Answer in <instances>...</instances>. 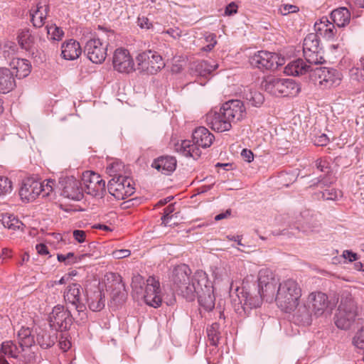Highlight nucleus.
Listing matches in <instances>:
<instances>
[{
	"instance_id": "nucleus-4",
	"label": "nucleus",
	"mask_w": 364,
	"mask_h": 364,
	"mask_svg": "<svg viewBox=\"0 0 364 364\" xmlns=\"http://www.w3.org/2000/svg\"><path fill=\"white\" fill-rule=\"evenodd\" d=\"M357 316L356 302L350 294H343L334 317L336 326L340 329L347 330L354 323Z\"/></svg>"
},
{
	"instance_id": "nucleus-43",
	"label": "nucleus",
	"mask_w": 364,
	"mask_h": 364,
	"mask_svg": "<svg viewBox=\"0 0 364 364\" xmlns=\"http://www.w3.org/2000/svg\"><path fill=\"white\" fill-rule=\"evenodd\" d=\"M111 278L112 279L113 284L107 287L111 289L113 286L114 288L112 291L113 296H119L122 294V297L124 296L123 291H125V285L122 282V279L121 276L116 274H111Z\"/></svg>"
},
{
	"instance_id": "nucleus-17",
	"label": "nucleus",
	"mask_w": 364,
	"mask_h": 364,
	"mask_svg": "<svg viewBox=\"0 0 364 364\" xmlns=\"http://www.w3.org/2000/svg\"><path fill=\"white\" fill-rule=\"evenodd\" d=\"M144 299L145 303L154 308H157L162 303L160 283L154 277H149L146 281Z\"/></svg>"
},
{
	"instance_id": "nucleus-40",
	"label": "nucleus",
	"mask_w": 364,
	"mask_h": 364,
	"mask_svg": "<svg viewBox=\"0 0 364 364\" xmlns=\"http://www.w3.org/2000/svg\"><path fill=\"white\" fill-rule=\"evenodd\" d=\"M0 351L5 355L13 358H17L21 350L12 341H6L1 343Z\"/></svg>"
},
{
	"instance_id": "nucleus-45",
	"label": "nucleus",
	"mask_w": 364,
	"mask_h": 364,
	"mask_svg": "<svg viewBox=\"0 0 364 364\" xmlns=\"http://www.w3.org/2000/svg\"><path fill=\"white\" fill-rule=\"evenodd\" d=\"M207 333L211 344L213 346H217L220 340V324L213 323L207 328Z\"/></svg>"
},
{
	"instance_id": "nucleus-34",
	"label": "nucleus",
	"mask_w": 364,
	"mask_h": 364,
	"mask_svg": "<svg viewBox=\"0 0 364 364\" xmlns=\"http://www.w3.org/2000/svg\"><path fill=\"white\" fill-rule=\"evenodd\" d=\"M11 66L16 77L20 79L27 77L31 73V65L26 59H14Z\"/></svg>"
},
{
	"instance_id": "nucleus-37",
	"label": "nucleus",
	"mask_w": 364,
	"mask_h": 364,
	"mask_svg": "<svg viewBox=\"0 0 364 364\" xmlns=\"http://www.w3.org/2000/svg\"><path fill=\"white\" fill-rule=\"evenodd\" d=\"M243 97L247 100L251 105L255 107L261 106L264 100V97L261 92L250 87L245 88Z\"/></svg>"
},
{
	"instance_id": "nucleus-10",
	"label": "nucleus",
	"mask_w": 364,
	"mask_h": 364,
	"mask_svg": "<svg viewBox=\"0 0 364 364\" xmlns=\"http://www.w3.org/2000/svg\"><path fill=\"white\" fill-rule=\"evenodd\" d=\"M278 281L274 273L269 269H262L258 273L259 294H262L268 302H272Z\"/></svg>"
},
{
	"instance_id": "nucleus-29",
	"label": "nucleus",
	"mask_w": 364,
	"mask_h": 364,
	"mask_svg": "<svg viewBox=\"0 0 364 364\" xmlns=\"http://www.w3.org/2000/svg\"><path fill=\"white\" fill-rule=\"evenodd\" d=\"M295 309L294 318L296 322L303 326H309L311 323L314 314L306 300L302 304L298 305Z\"/></svg>"
},
{
	"instance_id": "nucleus-32",
	"label": "nucleus",
	"mask_w": 364,
	"mask_h": 364,
	"mask_svg": "<svg viewBox=\"0 0 364 364\" xmlns=\"http://www.w3.org/2000/svg\"><path fill=\"white\" fill-rule=\"evenodd\" d=\"M16 86L14 73L6 68H0V92L7 93Z\"/></svg>"
},
{
	"instance_id": "nucleus-36",
	"label": "nucleus",
	"mask_w": 364,
	"mask_h": 364,
	"mask_svg": "<svg viewBox=\"0 0 364 364\" xmlns=\"http://www.w3.org/2000/svg\"><path fill=\"white\" fill-rule=\"evenodd\" d=\"M331 18L338 27H344L350 22V13L346 7H340L331 11Z\"/></svg>"
},
{
	"instance_id": "nucleus-51",
	"label": "nucleus",
	"mask_w": 364,
	"mask_h": 364,
	"mask_svg": "<svg viewBox=\"0 0 364 364\" xmlns=\"http://www.w3.org/2000/svg\"><path fill=\"white\" fill-rule=\"evenodd\" d=\"M353 343L357 348L364 350V326L355 333Z\"/></svg>"
},
{
	"instance_id": "nucleus-63",
	"label": "nucleus",
	"mask_w": 364,
	"mask_h": 364,
	"mask_svg": "<svg viewBox=\"0 0 364 364\" xmlns=\"http://www.w3.org/2000/svg\"><path fill=\"white\" fill-rule=\"evenodd\" d=\"M164 33L168 34L174 39L179 38L181 36V31L178 28H170Z\"/></svg>"
},
{
	"instance_id": "nucleus-54",
	"label": "nucleus",
	"mask_w": 364,
	"mask_h": 364,
	"mask_svg": "<svg viewBox=\"0 0 364 364\" xmlns=\"http://www.w3.org/2000/svg\"><path fill=\"white\" fill-rule=\"evenodd\" d=\"M12 188L11 181L4 176H0V195L10 193Z\"/></svg>"
},
{
	"instance_id": "nucleus-12",
	"label": "nucleus",
	"mask_w": 364,
	"mask_h": 364,
	"mask_svg": "<svg viewBox=\"0 0 364 364\" xmlns=\"http://www.w3.org/2000/svg\"><path fill=\"white\" fill-rule=\"evenodd\" d=\"M75 319L70 311L63 305L53 307L48 318L50 327L55 331H66Z\"/></svg>"
},
{
	"instance_id": "nucleus-38",
	"label": "nucleus",
	"mask_w": 364,
	"mask_h": 364,
	"mask_svg": "<svg viewBox=\"0 0 364 364\" xmlns=\"http://www.w3.org/2000/svg\"><path fill=\"white\" fill-rule=\"evenodd\" d=\"M121 176L113 177L108 183L107 188L109 193L119 200H123V184H122Z\"/></svg>"
},
{
	"instance_id": "nucleus-39",
	"label": "nucleus",
	"mask_w": 364,
	"mask_h": 364,
	"mask_svg": "<svg viewBox=\"0 0 364 364\" xmlns=\"http://www.w3.org/2000/svg\"><path fill=\"white\" fill-rule=\"evenodd\" d=\"M17 39L20 46L26 50L31 49L35 43V38L28 29L20 31Z\"/></svg>"
},
{
	"instance_id": "nucleus-61",
	"label": "nucleus",
	"mask_w": 364,
	"mask_h": 364,
	"mask_svg": "<svg viewBox=\"0 0 364 364\" xmlns=\"http://www.w3.org/2000/svg\"><path fill=\"white\" fill-rule=\"evenodd\" d=\"M299 9H298L297 6H294V5H289V4L284 5L283 7L280 9L282 15H287L290 13H295Z\"/></svg>"
},
{
	"instance_id": "nucleus-14",
	"label": "nucleus",
	"mask_w": 364,
	"mask_h": 364,
	"mask_svg": "<svg viewBox=\"0 0 364 364\" xmlns=\"http://www.w3.org/2000/svg\"><path fill=\"white\" fill-rule=\"evenodd\" d=\"M283 60L274 53L260 50L250 58V63L259 69L274 70L283 64Z\"/></svg>"
},
{
	"instance_id": "nucleus-52",
	"label": "nucleus",
	"mask_w": 364,
	"mask_h": 364,
	"mask_svg": "<svg viewBox=\"0 0 364 364\" xmlns=\"http://www.w3.org/2000/svg\"><path fill=\"white\" fill-rule=\"evenodd\" d=\"M350 76L352 80L358 82H364L363 68L353 67L350 70Z\"/></svg>"
},
{
	"instance_id": "nucleus-57",
	"label": "nucleus",
	"mask_w": 364,
	"mask_h": 364,
	"mask_svg": "<svg viewBox=\"0 0 364 364\" xmlns=\"http://www.w3.org/2000/svg\"><path fill=\"white\" fill-rule=\"evenodd\" d=\"M131 252L127 249L116 250L112 253V255L115 259H122L127 257L130 255Z\"/></svg>"
},
{
	"instance_id": "nucleus-44",
	"label": "nucleus",
	"mask_w": 364,
	"mask_h": 364,
	"mask_svg": "<svg viewBox=\"0 0 364 364\" xmlns=\"http://www.w3.org/2000/svg\"><path fill=\"white\" fill-rule=\"evenodd\" d=\"M217 68V65H212L208 61L203 60L197 64L196 70L199 75L206 77L210 75Z\"/></svg>"
},
{
	"instance_id": "nucleus-31",
	"label": "nucleus",
	"mask_w": 364,
	"mask_h": 364,
	"mask_svg": "<svg viewBox=\"0 0 364 364\" xmlns=\"http://www.w3.org/2000/svg\"><path fill=\"white\" fill-rule=\"evenodd\" d=\"M311 65H308L304 60L299 58L290 62L284 68V73L287 75L299 76L308 73Z\"/></svg>"
},
{
	"instance_id": "nucleus-49",
	"label": "nucleus",
	"mask_w": 364,
	"mask_h": 364,
	"mask_svg": "<svg viewBox=\"0 0 364 364\" xmlns=\"http://www.w3.org/2000/svg\"><path fill=\"white\" fill-rule=\"evenodd\" d=\"M321 194L323 200H336L342 196L341 191L335 188L325 189Z\"/></svg>"
},
{
	"instance_id": "nucleus-5",
	"label": "nucleus",
	"mask_w": 364,
	"mask_h": 364,
	"mask_svg": "<svg viewBox=\"0 0 364 364\" xmlns=\"http://www.w3.org/2000/svg\"><path fill=\"white\" fill-rule=\"evenodd\" d=\"M262 87L266 92L274 96H295L301 90L298 83L291 79H282L274 76H268L262 82Z\"/></svg>"
},
{
	"instance_id": "nucleus-55",
	"label": "nucleus",
	"mask_w": 364,
	"mask_h": 364,
	"mask_svg": "<svg viewBox=\"0 0 364 364\" xmlns=\"http://www.w3.org/2000/svg\"><path fill=\"white\" fill-rule=\"evenodd\" d=\"M175 210L174 205L170 204L164 210V215L161 217L162 223L167 225L171 218V214Z\"/></svg>"
},
{
	"instance_id": "nucleus-60",
	"label": "nucleus",
	"mask_w": 364,
	"mask_h": 364,
	"mask_svg": "<svg viewBox=\"0 0 364 364\" xmlns=\"http://www.w3.org/2000/svg\"><path fill=\"white\" fill-rule=\"evenodd\" d=\"M237 5L235 2L230 3L225 9V16H232L237 12Z\"/></svg>"
},
{
	"instance_id": "nucleus-2",
	"label": "nucleus",
	"mask_w": 364,
	"mask_h": 364,
	"mask_svg": "<svg viewBox=\"0 0 364 364\" xmlns=\"http://www.w3.org/2000/svg\"><path fill=\"white\" fill-rule=\"evenodd\" d=\"M192 138L193 144L190 140H182L175 144V150L184 156L195 159L201 155L200 147H210L215 139L214 135L205 127L196 128L192 134Z\"/></svg>"
},
{
	"instance_id": "nucleus-50",
	"label": "nucleus",
	"mask_w": 364,
	"mask_h": 364,
	"mask_svg": "<svg viewBox=\"0 0 364 364\" xmlns=\"http://www.w3.org/2000/svg\"><path fill=\"white\" fill-rule=\"evenodd\" d=\"M119 180H122V184H123V196L124 199L134 193V188L132 184V181L130 178L121 176Z\"/></svg>"
},
{
	"instance_id": "nucleus-64",
	"label": "nucleus",
	"mask_w": 364,
	"mask_h": 364,
	"mask_svg": "<svg viewBox=\"0 0 364 364\" xmlns=\"http://www.w3.org/2000/svg\"><path fill=\"white\" fill-rule=\"evenodd\" d=\"M59 346L63 351H67L71 346V343L66 338L61 337L59 340Z\"/></svg>"
},
{
	"instance_id": "nucleus-6",
	"label": "nucleus",
	"mask_w": 364,
	"mask_h": 364,
	"mask_svg": "<svg viewBox=\"0 0 364 364\" xmlns=\"http://www.w3.org/2000/svg\"><path fill=\"white\" fill-rule=\"evenodd\" d=\"M83 289L80 284L73 283L69 284L63 292L64 301L68 305L74 307L77 315L75 319L81 323H85L87 316L86 312V306L83 302L82 298Z\"/></svg>"
},
{
	"instance_id": "nucleus-35",
	"label": "nucleus",
	"mask_w": 364,
	"mask_h": 364,
	"mask_svg": "<svg viewBox=\"0 0 364 364\" xmlns=\"http://www.w3.org/2000/svg\"><path fill=\"white\" fill-rule=\"evenodd\" d=\"M18 343L22 351L31 348L35 343L34 336L28 327H21L17 333Z\"/></svg>"
},
{
	"instance_id": "nucleus-8",
	"label": "nucleus",
	"mask_w": 364,
	"mask_h": 364,
	"mask_svg": "<svg viewBox=\"0 0 364 364\" xmlns=\"http://www.w3.org/2000/svg\"><path fill=\"white\" fill-rule=\"evenodd\" d=\"M136 60L139 70L151 75L157 73L165 66L162 57L158 53L151 50L139 53Z\"/></svg>"
},
{
	"instance_id": "nucleus-3",
	"label": "nucleus",
	"mask_w": 364,
	"mask_h": 364,
	"mask_svg": "<svg viewBox=\"0 0 364 364\" xmlns=\"http://www.w3.org/2000/svg\"><path fill=\"white\" fill-rule=\"evenodd\" d=\"M301 296V289L299 284L289 279L279 284L277 294L274 293V301L282 311L291 312L298 306Z\"/></svg>"
},
{
	"instance_id": "nucleus-13",
	"label": "nucleus",
	"mask_w": 364,
	"mask_h": 364,
	"mask_svg": "<svg viewBox=\"0 0 364 364\" xmlns=\"http://www.w3.org/2000/svg\"><path fill=\"white\" fill-rule=\"evenodd\" d=\"M83 192L95 197H102L105 193V181L101 176L90 171L82 173Z\"/></svg>"
},
{
	"instance_id": "nucleus-7",
	"label": "nucleus",
	"mask_w": 364,
	"mask_h": 364,
	"mask_svg": "<svg viewBox=\"0 0 364 364\" xmlns=\"http://www.w3.org/2000/svg\"><path fill=\"white\" fill-rule=\"evenodd\" d=\"M107 40L102 38H93L88 40L85 46V53L87 58L94 63H102L106 58L107 46L111 38L114 37L113 31L106 34Z\"/></svg>"
},
{
	"instance_id": "nucleus-62",
	"label": "nucleus",
	"mask_w": 364,
	"mask_h": 364,
	"mask_svg": "<svg viewBox=\"0 0 364 364\" xmlns=\"http://www.w3.org/2000/svg\"><path fill=\"white\" fill-rule=\"evenodd\" d=\"M242 159L247 162H251L254 159V154L250 149H244L241 152Z\"/></svg>"
},
{
	"instance_id": "nucleus-1",
	"label": "nucleus",
	"mask_w": 364,
	"mask_h": 364,
	"mask_svg": "<svg viewBox=\"0 0 364 364\" xmlns=\"http://www.w3.org/2000/svg\"><path fill=\"white\" fill-rule=\"evenodd\" d=\"M191 274L189 267L182 264L174 267L169 276L172 290L188 301H193L196 298L197 288L208 282L203 271L197 270L193 275Z\"/></svg>"
},
{
	"instance_id": "nucleus-24",
	"label": "nucleus",
	"mask_w": 364,
	"mask_h": 364,
	"mask_svg": "<svg viewBox=\"0 0 364 364\" xmlns=\"http://www.w3.org/2000/svg\"><path fill=\"white\" fill-rule=\"evenodd\" d=\"M314 30L317 36L319 35L327 40H333L337 33L335 24L326 16L321 17L314 23Z\"/></svg>"
},
{
	"instance_id": "nucleus-58",
	"label": "nucleus",
	"mask_w": 364,
	"mask_h": 364,
	"mask_svg": "<svg viewBox=\"0 0 364 364\" xmlns=\"http://www.w3.org/2000/svg\"><path fill=\"white\" fill-rule=\"evenodd\" d=\"M73 237L80 243L84 242L86 240V232L81 230H75L73 232Z\"/></svg>"
},
{
	"instance_id": "nucleus-22",
	"label": "nucleus",
	"mask_w": 364,
	"mask_h": 364,
	"mask_svg": "<svg viewBox=\"0 0 364 364\" xmlns=\"http://www.w3.org/2000/svg\"><path fill=\"white\" fill-rule=\"evenodd\" d=\"M206 122L211 128L218 132L229 131L232 128V124L227 117L223 115V112H210L206 116Z\"/></svg>"
},
{
	"instance_id": "nucleus-26",
	"label": "nucleus",
	"mask_w": 364,
	"mask_h": 364,
	"mask_svg": "<svg viewBox=\"0 0 364 364\" xmlns=\"http://www.w3.org/2000/svg\"><path fill=\"white\" fill-rule=\"evenodd\" d=\"M53 330V328L50 330L36 329V342L41 348H50L55 343L58 336Z\"/></svg>"
},
{
	"instance_id": "nucleus-18",
	"label": "nucleus",
	"mask_w": 364,
	"mask_h": 364,
	"mask_svg": "<svg viewBox=\"0 0 364 364\" xmlns=\"http://www.w3.org/2000/svg\"><path fill=\"white\" fill-rule=\"evenodd\" d=\"M297 230L304 232H318L321 223L318 215L310 210H304L296 217Z\"/></svg>"
},
{
	"instance_id": "nucleus-25",
	"label": "nucleus",
	"mask_w": 364,
	"mask_h": 364,
	"mask_svg": "<svg viewBox=\"0 0 364 364\" xmlns=\"http://www.w3.org/2000/svg\"><path fill=\"white\" fill-rule=\"evenodd\" d=\"M49 7L47 0H40L36 6L31 10V16L35 27L41 28L44 25Z\"/></svg>"
},
{
	"instance_id": "nucleus-46",
	"label": "nucleus",
	"mask_w": 364,
	"mask_h": 364,
	"mask_svg": "<svg viewBox=\"0 0 364 364\" xmlns=\"http://www.w3.org/2000/svg\"><path fill=\"white\" fill-rule=\"evenodd\" d=\"M124 168V165L122 163L118 160H114L113 161L109 163L106 168V171L107 174L110 176L117 177L118 176H121V172Z\"/></svg>"
},
{
	"instance_id": "nucleus-30",
	"label": "nucleus",
	"mask_w": 364,
	"mask_h": 364,
	"mask_svg": "<svg viewBox=\"0 0 364 364\" xmlns=\"http://www.w3.org/2000/svg\"><path fill=\"white\" fill-rule=\"evenodd\" d=\"M152 167L164 174L168 175L176 169V160L172 156H161L154 161Z\"/></svg>"
},
{
	"instance_id": "nucleus-41",
	"label": "nucleus",
	"mask_w": 364,
	"mask_h": 364,
	"mask_svg": "<svg viewBox=\"0 0 364 364\" xmlns=\"http://www.w3.org/2000/svg\"><path fill=\"white\" fill-rule=\"evenodd\" d=\"M1 223L5 228L13 230L22 229L23 226L21 221L8 213L2 215Z\"/></svg>"
},
{
	"instance_id": "nucleus-20",
	"label": "nucleus",
	"mask_w": 364,
	"mask_h": 364,
	"mask_svg": "<svg viewBox=\"0 0 364 364\" xmlns=\"http://www.w3.org/2000/svg\"><path fill=\"white\" fill-rule=\"evenodd\" d=\"M112 64L114 70L119 73H129L134 70L133 59L126 49L118 48L114 51Z\"/></svg>"
},
{
	"instance_id": "nucleus-23",
	"label": "nucleus",
	"mask_w": 364,
	"mask_h": 364,
	"mask_svg": "<svg viewBox=\"0 0 364 364\" xmlns=\"http://www.w3.org/2000/svg\"><path fill=\"white\" fill-rule=\"evenodd\" d=\"M197 289L196 297L198 299L200 305L206 311H211L215 307V300L213 286L207 282L205 284L200 285L199 288Z\"/></svg>"
},
{
	"instance_id": "nucleus-48",
	"label": "nucleus",
	"mask_w": 364,
	"mask_h": 364,
	"mask_svg": "<svg viewBox=\"0 0 364 364\" xmlns=\"http://www.w3.org/2000/svg\"><path fill=\"white\" fill-rule=\"evenodd\" d=\"M145 285L144 279L140 274H135L132 277V287L136 294H141L144 286Z\"/></svg>"
},
{
	"instance_id": "nucleus-11",
	"label": "nucleus",
	"mask_w": 364,
	"mask_h": 364,
	"mask_svg": "<svg viewBox=\"0 0 364 364\" xmlns=\"http://www.w3.org/2000/svg\"><path fill=\"white\" fill-rule=\"evenodd\" d=\"M303 52L306 61L309 64H321L324 61L319 38L316 33L308 34L304 40Z\"/></svg>"
},
{
	"instance_id": "nucleus-56",
	"label": "nucleus",
	"mask_w": 364,
	"mask_h": 364,
	"mask_svg": "<svg viewBox=\"0 0 364 364\" xmlns=\"http://www.w3.org/2000/svg\"><path fill=\"white\" fill-rule=\"evenodd\" d=\"M329 142V138L325 134L316 136L314 139V144L316 146H326Z\"/></svg>"
},
{
	"instance_id": "nucleus-47",
	"label": "nucleus",
	"mask_w": 364,
	"mask_h": 364,
	"mask_svg": "<svg viewBox=\"0 0 364 364\" xmlns=\"http://www.w3.org/2000/svg\"><path fill=\"white\" fill-rule=\"evenodd\" d=\"M46 30L49 38L54 41H59L63 36V31L55 25L46 26Z\"/></svg>"
},
{
	"instance_id": "nucleus-21",
	"label": "nucleus",
	"mask_w": 364,
	"mask_h": 364,
	"mask_svg": "<svg viewBox=\"0 0 364 364\" xmlns=\"http://www.w3.org/2000/svg\"><path fill=\"white\" fill-rule=\"evenodd\" d=\"M41 182L28 178L23 181L19 190V196L23 201L29 203L41 195Z\"/></svg>"
},
{
	"instance_id": "nucleus-28",
	"label": "nucleus",
	"mask_w": 364,
	"mask_h": 364,
	"mask_svg": "<svg viewBox=\"0 0 364 364\" xmlns=\"http://www.w3.org/2000/svg\"><path fill=\"white\" fill-rule=\"evenodd\" d=\"M259 295H252L247 291H241L238 294V298L240 300V303L241 304V307L243 309V311L246 312L249 309H252L253 308H257L260 306L262 304V299H264L262 296V294H259Z\"/></svg>"
},
{
	"instance_id": "nucleus-42",
	"label": "nucleus",
	"mask_w": 364,
	"mask_h": 364,
	"mask_svg": "<svg viewBox=\"0 0 364 364\" xmlns=\"http://www.w3.org/2000/svg\"><path fill=\"white\" fill-rule=\"evenodd\" d=\"M89 254L75 255L73 252H68L65 255L58 254L57 255L58 260L64 262L65 264H71L78 262L87 257H90Z\"/></svg>"
},
{
	"instance_id": "nucleus-59",
	"label": "nucleus",
	"mask_w": 364,
	"mask_h": 364,
	"mask_svg": "<svg viewBox=\"0 0 364 364\" xmlns=\"http://www.w3.org/2000/svg\"><path fill=\"white\" fill-rule=\"evenodd\" d=\"M342 256L350 262L356 261L358 259V255L350 250H344Z\"/></svg>"
},
{
	"instance_id": "nucleus-16",
	"label": "nucleus",
	"mask_w": 364,
	"mask_h": 364,
	"mask_svg": "<svg viewBox=\"0 0 364 364\" xmlns=\"http://www.w3.org/2000/svg\"><path fill=\"white\" fill-rule=\"evenodd\" d=\"M223 115L232 123L242 121L247 114L244 103L239 100H231L223 103L220 107Z\"/></svg>"
},
{
	"instance_id": "nucleus-27",
	"label": "nucleus",
	"mask_w": 364,
	"mask_h": 364,
	"mask_svg": "<svg viewBox=\"0 0 364 364\" xmlns=\"http://www.w3.org/2000/svg\"><path fill=\"white\" fill-rule=\"evenodd\" d=\"M81 53L82 49L80 43L73 39L64 42L61 46V55L65 60H75L79 58Z\"/></svg>"
},
{
	"instance_id": "nucleus-9",
	"label": "nucleus",
	"mask_w": 364,
	"mask_h": 364,
	"mask_svg": "<svg viewBox=\"0 0 364 364\" xmlns=\"http://www.w3.org/2000/svg\"><path fill=\"white\" fill-rule=\"evenodd\" d=\"M311 78L321 89H328L341 83V74L336 69L320 67L313 71Z\"/></svg>"
},
{
	"instance_id": "nucleus-53",
	"label": "nucleus",
	"mask_w": 364,
	"mask_h": 364,
	"mask_svg": "<svg viewBox=\"0 0 364 364\" xmlns=\"http://www.w3.org/2000/svg\"><path fill=\"white\" fill-rule=\"evenodd\" d=\"M54 185L55 181L51 179L47 180L46 181L41 182V189H42L41 194L42 195V196H48L49 194L53 191Z\"/></svg>"
},
{
	"instance_id": "nucleus-15",
	"label": "nucleus",
	"mask_w": 364,
	"mask_h": 364,
	"mask_svg": "<svg viewBox=\"0 0 364 364\" xmlns=\"http://www.w3.org/2000/svg\"><path fill=\"white\" fill-rule=\"evenodd\" d=\"M59 184L62 195L73 200H80L83 198V188L81 183L74 176L61 177Z\"/></svg>"
},
{
	"instance_id": "nucleus-19",
	"label": "nucleus",
	"mask_w": 364,
	"mask_h": 364,
	"mask_svg": "<svg viewBox=\"0 0 364 364\" xmlns=\"http://www.w3.org/2000/svg\"><path fill=\"white\" fill-rule=\"evenodd\" d=\"M306 301L316 317L323 315L328 310L330 304L327 295L321 291L310 293Z\"/></svg>"
},
{
	"instance_id": "nucleus-33",
	"label": "nucleus",
	"mask_w": 364,
	"mask_h": 364,
	"mask_svg": "<svg viewBox=\"0 0 364 364\" xmlns=\"http://www.w3.org/2000/svg\"><path fill=\"white\" fill-rule=\"evenodd\" d=\"M87 301L91 311H100L105 306V294L100 288H97V290L87 295Z\"/></svg>"
}]
</instances>
